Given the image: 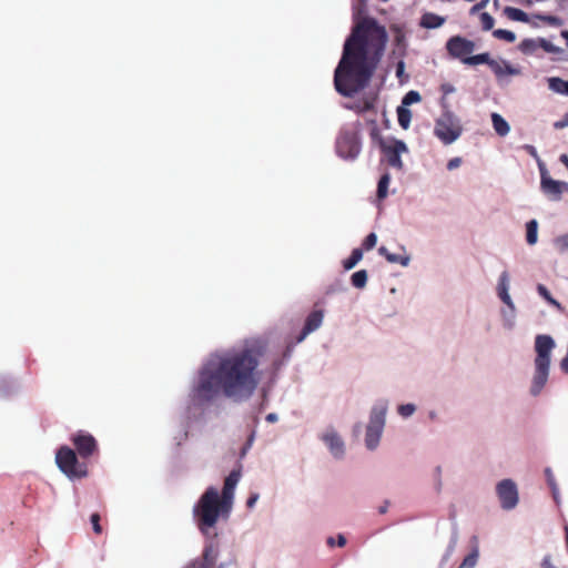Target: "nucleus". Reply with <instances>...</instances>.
<instances>
[{
    "instance_id": "obj_13",
    "label": "nucleus",
    "mask_w": 568,
    "mask_h": 568,
    "mask_svg": "<svg viewBox=\"0 0 568 568\" xmlns=\"http://www.w3.org/2000/svg\"><path fill=\"white\" fill-rule=\"evenodd\" d=\"M540 190L550 201L558 202L561 200L562 194L568 192V183L554 180L552 178H545L544 181H540Z\"/></svg>"
},
{
    "instance_id": "obj_34",
    "label": "nucleus",
    "mask_w": 568,
    "mask_h": 568,
    "mask_svg": "<svg viewBox=\"0 0 568 568\" xmlns=\"http://www.w3.org/2000/svg\"><path fill=\"white\" fill-rule=\"evenodd\" d=\"M493 59L489 57L488 53H480L473 57H468L464 59V63L470 64V65H477L481 63H487L489 65V61Z\"/></svg>"
},
{
    "instance_id": "obj_6",
    "label": "nucleus",
    "mask_w": 568,
    "mask_h": 568,
    "mask_svg": "<svg viewBox=\"0 0 568 568\" xmlns=\"http://www.w3.org/2000/svg\"><path fill=\"white\" fill-rule=\"evenodd\" d=\"M387 412L388 402L385 399L376 402L371 408L364 439L365 446L368 450H375L379 445L386 424Z\"/></svg>"
},
{
    "instance_id": "obj_35",
    "label": "nucleus",
    "mask_w": 568,
    "mask_h": 568,
    "mask_svg": "<svg viewBox=\"0 0 568 568\" xmlns=\"http://www.w3.org/2000/svg\"><path fill=\"white\" fill-rule=\"evenodd\" d=\"M417 410V406L413 403L402 404L397 406V413L403 418L412 417Z\"/></svg>"
},
{
    "instance_id": "obj_42",
    "label": "nucleus",
    "mask_w": 568,
    "mask_h": 568,
    "mask_svg": "<svg viewBox=\"0 0 568 568\" xmlns=\"http://www.w3.org/2000/svg\"><path fill=\"white\" fill-rule=\"evenodd\" d=\"M536 18L548 22L551 26H558L560 23V20L557 17L549 16V14H536Z\"/></svg>"
},
{
    "instance_id": "obj_7",
    "label": "nucleus",
    "mask_w": 568,
    "mask_h": 568,
    "mask_svg": "<svg viewBox=\"0 0 568 568\" xmlns=\"http://www.w3.org/2000/svg\"><path fill=\"white\" fill-rule=\"evenodd\" d=\"M55 463L59 469L71 479H80L88 475V466L80 462L77 453L69 446H61L55 454Z\"/></svg>"
},
{
    "instance_id": "obj_22",
    "label": "nucleus",
    "mask_w": 568,
    "mask_h": 568,
    "mask_svg": "<svg viewBox=\"0 0 568 568\" xmlns=\"http://www.w3.org/2000/svg\"><path fill=\"white\" fill-rule=\"evenodd\" d=\"M490 119L493 128L499 136H506L509 134L510 125L499 113H491Z\"/></svg>"
},
{
    "instance_id": "obj_28",
    "label": "nucleus",
    "mask_w": 568,
    "mask_h": 568,
    "mask_svg": "<svg viewBox=\"0 0 568 568\" xmlns=\"http://www.w3.org/2000/svg\"><path fill=\"white\" fill-rule=\"evenodd\" d=\"M397 119H398V123L399 125L404 129V130H407L410 125V121H412V112L409 109H407V106H404V105H399L397 108Z\"/></svg>"
},
{
    "instance_id": "obj_53",
    "label": "nucleus",
    "mask_w": 568,
    "mask_h": 568,
    "mask_svg": "<svg viewBox=\"0 0 568 568\" xmlns=\"http://www.w3.org/2000/svg\"><path fill=\"white\" fill-rule=\"evenodd\" d=\"M551 488L554 499L558 503L559 501V489L557 485H554Z\"/></svg>"
},
{
    "instance_id": "obj_37",
    "label": "nucleus",
    "mask_w": 568,
    "mask_h": 568,
    "mask_svg": "<svg viewBox=\"0 0 568 568\" xmlns=\"http://www.w3.org/2000/svg\"><path fill=\"white\" fill-rule=\"evenodd\" d=\"M494 37L500 40H505L507 42H514L516 40V34L513 31L505 29H497L493 32Z\"/></svg>"
},
{
    "instance_id": "obj_15",
    "label": "nucleus",
    "mask_w": 568,
    "mask_h": 568,
    "mask_svg": "<svg viewBox=\"0 0 568 568\" xmlns=\"http://www.w3.org/2000/svg\"><path fill=\"white\" fill-rule=\"evenodd\" d=\"M474 43L469 40H466L462 37H453L447 42L448 52L459 59H465L466 55L470 54L474 51Z\"/></svg>"
},
{
    "instance_id": "obj_11",
    "label": "nucleus",
    "mask_w": 568,
    "mask_h": 568,
    "mask_svg": "<svg viewBox=\"0 0 568 568\" xmlns=\"http://www.w3.org/2000/svg\"><path fill=\"white\" fill-rule=\"evenodd\" d=\"M556 347L555 339L547 334H540L535 337V352L534 366L550 367L551 353Z\"/></svg>"
},
{
    "instance_id": "obj_38",
    "label": "nucleus",
    "mask_w": 568,
    "mask_h": 568,
    "mask_svg": "<svg viewBox=\"0 0 568 568\" xmlns=\"http://www.w3.org/2000/svg\"><path fill=\"white\" fill-rule=\"evenodd\" d=\"M422 100L420 94L417 91H409L405 94L402 101V105L407 106L413 103H418Z\"/></svg>"
},
{
    "instance_id": "obj_61",
    "label": "nucleus",
    "mask_w": 568,
    "mask_h": 568,
    "mask_svg": "<svg viewBox=\"0 0 568 568\" xmlns=\"http://www.w3.org/2000/svg\"><path fill=\"white\" fill-rule=\"evenodd\" d=\"M562 37L567 40V44H568V31L562 32Z\"/></svg>"
},
{
    "instance_id": "obj_14",
    "label": "nucleus",
    "mask_w": 568,
    "mask_h": 568,
    "mask_svg": "<svg viewBox=\"0 0 568 568\" xmlns=\"http://www.w3.org/2000/svg\"><path fill=\"white\" fill-rule=\"evenodd\" d=\"M361 151L359 143L355 135L344 134L337 141V152L346 160L355 159Z\"/></svg>"
},
{
    "instance_id": "obj_2",
    "label": "nucleus",
    "mask_w": 568,
    "mask_h": 568,
    "mask_svg": "<svg viewBox=\"0 0 568 568\" xmlns=\"http://www.w3.org/2000/svg\"><path fill=\"white\" fill-rule=\"evenodd\" d=\"M248 383V347L239 352L212 357L200 371L199 382L193 387L194 399L204 403L219 394L234 397Z\"/></svg>"
},
{
    "instance_id": "obj_19",
    "label": "nucleus",
    "mask_w": 568,
    "mask_h": 568,
    "mask_svg": "<svg viewBox=\"0 0 568 568\" xmlns=\"http://www.w3.org/2000/svg\"><path fill=\"white\" fill-rule=\"evenodd\" d=\"M489 68L495 73L497 78H504L506 75H518L520 74V69L511 65L508 61L504 59H493L489 61Z\"/></svg>"
},
{
    "instance_id": "obj_57",
    "label": "nucleus",
    "mask_w": 568,
    "mask_h": 568,
    "mask_svg": "<svg viewBox=\"0 0 568 568\" xmlns=\"http://www.w3.org/2000/svg\"><path fill=\"white\" fill-rule=\"evenodd\" d=\"M559 160H560V162H561L562 164H565V165L567 166V169H568V155H566V154H561V155H560V158H559Z\"/></svg>"
},
{
    "instance_id": "obj_64",
    "label": "nucleus",
    "mask_w": 568,
    "mask_h": 568,
    "mask_svg": "<svg viewBox=\"0 0 568 568\" xmlns=\"http://www.w3.org/2000/svg\"><path fill=\"white\" fill-rule=\"evenodd\" d=\"M328 544H331V545H333V544H334L333 538H329V539H328Z\"/></svg>"
},
{
    "instance_id": "obj_23",
    "label": "nucleus",
    "mask_w": 568,
    "mask_h": 568,
    "mask_svg": "<svg viewBox=\"0 0 568 568\" xmlns=\"http://www.w3.org/2000/svg\"><path fill=\"white\" fill-rule=\"evenodd\" d=\"M444 22H445L444 17L428 12V13L423 14L422 20H420V26L426 29H436V28L442 27L444 24Z\"/></svg>"
},
{
    "instance_id": "obj_8",
    "label": "nucleus",
    "mask_w": 568,
    "mask_h": 568,
    "mask_svg": "<svg viewBox=\"0 0 568 568\" xmlns=\"http://www.w3.org/2000/svg\"><path fill=\"white\" fill-rule=\"evenodd\" d=\"M318 439L334 459H344L346 456V443L336 427L329 425L323 428L318 434Z\"/></svg>"
},
{
    "instance_id": "obj_10",
    "label": "nucleus",
    "mask_w": 568,
    "mask_h": 568,
    "mask_svg": "<svg viewBox=\"0 0 568 568\" xmlns=\"http://www.w3.org/2000/svg\"><path fill=\"white\" fill-rule=\"evenodd\" d=\"M381 149L390 166L398 170L403 168L400 156L408 152V148L404 141L387 138L381 141Z\"/></svg>"
},
{
    "instance_id": "obj_12",
    "label": "nucleus",
    "mask_w": 568,
    "mask_h": 568,
    "mask_svg": "<svg viewBox=\"0 0 568 568\" xmlns=\"http://www.w3.org/2000/svg\"><path fill=\"white\" fill-rule=\"evenodd\" d=\"M71 442L75 447L77 454L82 459L89 458L98 452L95 438L87 432H77L72 435Z\"/></svg>"
},
{
    "instance_id": "obj_31",
    "label": "nucleus",
    "mask_w": 568,
    "mask_h": 568,
    "mask_svg": "<svg viewBox=\"0 0 568 568\" xmlns=\"http://www.w3.org/2000/svg\"><path fill=\"white\" fill-rule=\"evenodd\" d=\"M390 183V175L388 173H385L382 175V178L378 181L377 185V197L379 200H384L388 195V187Z\"/></svg>"
},
{
    "instance_id": "obj_62",
    "label": "nucleus",
    "mask_w": 568,
    "mask_h": 568,
    "mask_svg": "<svg viewBox=\"0 0 568 568\" xmlns=\"http://www.w3.org/2000/svg\"><path fill=\"white\" fill-rule=\"evenodd\" d=\"M265 392H266V387H265V385H263V386H262V393H263V395H265Z\"/></svg>"
},
{
    "instance_id": "obj_30",
    "label": "nucleus",
    "mask_w": 568,
    "mask_h": 568,
    "mask_svg": "<svg viewBox=\"0 0 568 568\" xmlns=\"http://www.w3.org/2000/svg\"><path fill=\"white\" fill-rule=\"evenodd\" d=\"M552 244L559 254H568V232L556 236L552 241Z\"/></svg>"
},
{
    "instance_id": "obj_5",
    "label": "nucleus",
    "mask_w": 568,
    "mask_h": 568,
    "mask_svg": "<svg viewBox=\"0 0 568 568\" xmlns=\"http://www.w3.org/2000/svg\"><path fill=\"white\" fill-rule=\"evenodd\" d=\"M464 133L462 119L444 103L442 112L435 119L433 134L444 145H452Z\"/></svg>"
},
{
    "instance_id": "obj_41",
    "label": "nucleus",
    "mask_w": 568,
    "mask_h": 568,
    "mask_svg": "<svg viewBox=\"0 0 568 568\" xmlns=\"http://www.w3.org/2000/svg\"><path fill=\"white\" fill-rule=\"evenodd\" d=\"M377 243V235L375 233H369L365 241H364V247L365 250L369 251L372 250Z\"/></svg>"
},
{
    "instance_id": "obj_40",
    "label": "nucleus",
    "mask_w": 568,
    "mask_h": 568,
    "mask_svg": "<svg viewBox=\"0 0 568 568\" xmlns=\"http://www.w3.org/2000/svg\"><path fill=\"white\" fill-rule=\"evenodd\" d=\"M100 515L98 513H94L90 517V521L92 524V529L97 535L102 534V526L100 525Z\"/></svg>"
},
{
    "instance_id": "obj_1",
    "label": "nucleus",
    "mask_w": 568,
    "mask_h": 568,
    "mask_svg": "<svg viewBox=\"0 0 568 568\" xmlns=\"http://www.w3.org/2000/svg\"><path fill=\"white\" fill-rule=\"evenodd\" d=\"M387 43V32L375 20L356 23L346 39L342 58L335 69L334 84L344 97H353L367 87Z\"/></svg>"
},
{
    "instance_id": "obj_33",
    "label": "nucleus",
    "mask_w": 568,
    "mask_h": 568,
    "mask_svg": "<svg viewBox=\"0 0 568 568\" xmlns=\"http://www.w3.org/2000/svg\"><path fill=\"white\" fill-rule=\"evenodd\" d=\"M352 284L357 288H364L367 283V272L365 270L357 271L352 275Z\"/></svg>"
},
{
    "instance_id": "obj_32",
    "label": "nucleus",
    "mask_w": 568,
    "mask_h": 568,
    "mask_svg": "<svg viewBox=\"0 0 568 568\" xmlns=\"http://www.w3.org/2000/svg\"><path fill=\"white\" fill-rule=\"evenodd\" d=\"M363 258V253L359 248H355L351 256L343 262V266L346 271H349L356 266V264Z\"/></svg>"
},
{
    "instance_id": "obj_3",
    "label": "nucleus",
    "mask_w": 568,
    "mask_h": 568,
    "mask_svg": "<svg viewBox=\"0 0 568 568\" xmlns=\"http://www.w3.org/2000/svg\"><path fill=\"white\" fill-rule=\"evenodd\" d=\"M241 476V469H233L224 479L221 494L216 487L210 486L194 505L193 517L203 535L215 536L213 530L219 520L227 519L233 507L235 487Z\"/></svg>"
},
{
    "instance_id": "obj_24",
    "label": "nucleus",
    "mask_w": 568,
    "mask_h": 568,
    "mask_svg": "<svg viewBox=\"0 0 568 568\" xmlns=\"http://www.w3.org/2000/svg\"><path fill=\"white\" fill-rule=\"evenodd\" d=\"M536 290L539 296L542 297L549 305L559 312H564V306L561 303L552 297L549 290L544 284H537Z\"/></svg>"
},
{
    "instance_id": "obj_4",
    "label": "nucleus",
    "mask_w": 568,
    "mask_h": 568,
    "mask_svg": "<svg viewBox=\"0 0 568 568\" xmlns=\"http://www.w3.org/2000/svg\"><path fill=\"white\" fill-rule=\"evenodd\" d=\"M495 293L503 304L498 312L500 325L505 331H513L517 325L518 307L511 296V275L509 271L504 270L499 273Z\"/></svg>"
},
{
    "instance_id": "obj_54",
    "label": "nucleus",
    "mask_w": 568,
    "mask_h": 568,
    "mask_svg": "<svg viewBox=\"0 0 568 568\" xmlns=\"http://www.w3.org/2000/svg\"><path fill=\"white\" fill-rule=\"evenodd\" d=\"M293 348H294V345H293V344H291V345H288V346L286 347V349H285V352H284V357H285L286 359H288V358L291 357V355H292V353H293Z\"/></svg>"
},
{
    "instance_id": "obj_58",
    "label": "nucleus",
    "mask_w": 568,
    "mask_h": 568,
    "mask_svg": "<svg viewBox=\"0 0 568 568\" xmlns=\"http://www.w3.org/2000/svg\"><path fill=\"white\" fill-rule=\"evenodd\" d=\"M247 447H248V440L241 448V455L242 456L245 455Z\"/></svg>"
},
{
    "instance_id": "obj_56",
    "label": "nucleus",
    "mask_w": 568,
    "mask_h": 568,
    "mask_svg": "<svg viewBox=\"0 0 568 568\" xmlns=\"http://www.w3.org/2000/svg\"><path fill=\"white\" fill-rule=\"evenodd\" d=\"M266 420L270 422V423H274L277 420V415L275 413H270L267 416H266Z\"/></svg>"
},
{
    "instance_id": "obj_47",
    "label": "nucleus",
    "mask_w": 568,
    "mask_h": 568,
    "mask_svg": "<svg viewBox=\"0 0 568 568\" xmlns=\"http://www.w3.org/2000/svg\"><path fill=\"white\" fill-rule=\"evenodd\" d=\"M396 75L400 81L404 80L405 77V63L404 61H399L396 67Z\"/></svg>"
},
{
    "instance_id": "obj_18",
    "label": "nucleus",
    "mask_w": 568,
    "mask_h": 568,
    "mask_svg": "<svg viewBox=\"0 0 568 568\" xmlns=\"http://www.w3.org/2000/svg\"><path fill=\"white\" fill-rule=\"evenodd\" d=\"M550 367L534 366V375L529 392L532 396H538L547 384Z\"/></svg>"
},
{
    "instance_id": "obj_25",
    "label": "nucleus",
    "mask_w": 568,
    "mask_h": 568,
    "mask_svg": "<svg viewBox=\"0 0 568 568\" xmlns=\"http://www.w3.org/2000/svg\"><path fill=\"white\" fill-rule=\"evenodd\" d=\"M548 87L551 91L568 97V81L558 77L548 78Z\"/></svg>"
},
{
    "instance_id": "obj_48",
    "label": "nucleus",
    "mask_w": 568,
    "mask_h": 568,
    "mask_svg": "<svg viewBox=\"0 0 568 568\" xmlns=\"http://www.w3.org/2000/svg\"><path fill=\"white\" fill-rule=\"evenodd\" d=\"M490 0H481L480 2H478L477 4H475L471 9H470V13L471 14H475L477 12H479L480 10H483L484 8H486V6L489 3Z\"/></svg>"
},
{
    "instance_id": "obj_17",
    "label": "nucleus",
    "mask_w": 568,
    "mask_h": 568,
    "mask_svg": "<svg viewBox=\"0 0 568 568\" xmlns=\"http://www.w3.org/2000/svg\"><path fill=\"white\" fill-rule=\"evenodd\" d=\"M324 314L322 311H313L305 320L301 334L296 337V343H302L311 333L317 331L323 324Z\"/></svg>"
},
{
    "instance_id": "obj_59",
    "label": "nucleus",
    "mask_w": 568,
    "mask_h": 568,
    "mask_svg": "<svg viewBox=\"0 0 568 568\" xmlns=\"http://www.w3.org/2000/svg\"><path fill=\"white\" fill-rule=\"evenodd\" d=\"M257 497H258L257 495H254V496H253V495H251V501H250L251 507H252V506L254 505V503L257 500Z\"/></svg>"
},
{
    "instance_id": "obj_39",
    "label": "nucleus",
    "mask_w": 568,
    "mask_h": 568,
    "mask_svg": "<svg viewBox=\"0 0 568 568\" xmlns=\"http://www.w3.org/2000/svg\"><path fill=\"white\" fill-rule=\"evenodd\" d=\"M479 20H480V23H481V28L485 31H488V30L493 29L495 20H494V18L489 13L481 12L479 14Z\"/></svg>"
},
{
    "instance_id": "obj_55",
    "label": "nucleus",
    "mask_w": 568,
    "mask_h": 568,
    "mask_svg": "<svg viewBox=\"0 0 568 568\" xmlns=\"http://www.w3.org/2000/svg\"><path fill=\"white\" fill-rule=\"evenodd\" d=\"M346 544V538L343 535L337 536V546L343 547Z\"/></svg>"
},
{
    "instance_id": "obj_27",
    "label": "nucleus",
    "mask_w": 568,
    "mask_h": 568,
    "mask_svg": "<svg viewBox=\"0 0 568 568\" xmlns=\"http://www.w3.org/2000/svg\"><path fill=\"white\" fill-rule=\"evenodd\" d=\"M518 48L524 54H535L537 50L540 48L539 38L525 39L519 43Z\"/></svg>"
},
{
    "instance_id": "obj_63",
    "label": "nucleus",
    "mask_w": 568,
    "mask_h": 568,
    "mask_svg": "<svg viewBox=\"0 0 568 568\" xmlns=\"http://www.w3.org/2000/svg\"><path fill=\"white\" fill-rule=\"evenodd\" d=\"M495 8H498V0H494Z\"/></svg>"
},
{
    "instance_id": "obj_36",
    "label": "nucleus",
    "mask_w": 568,
    "mask_h": 568,
    "mask_svg": "<svg viewBox=\"0 0 568 568\" xmlns=\"http://www.w3.org/2000/svg\"><path fill=\"white\" fill-rule=\"evenodd\" d=\"M257 366V363L251 357V392L253 388H255L262 379V373L258 371H255V367Z\"/></svg>"
},
{
    "instance_id": "obj_43",
    "label": "nucleus",
    "mask_w": 568,
    "mask_h": 568,
    "mask_svg": "<svg viewBox=\"0 0 568 568\" xmlns=\"http://www.w3.org/2000/svg\"><path fill=\"white\" fill-rule=\"evenodd\" d=\"M539 42H540V48L544 49L546 52L554 53V52L558 51L556 45H554L551 42H549L545 39L539 38Z\"/></svg>"
},
{
    "instance_id": "obj_44",
    "label": "nucleus",
    "mask_w": 568,
    "mask_h": 568,
    "mask_svg": "<svg viewBox=\"0 0 568 568\" xmlns=\"http://www.w3.org/2000/svg\"><path fill=\"white\" fill-rule=\"evenodd\" d=\"M462 158H453L447 162V170L453 171L458 169L462 165Z\"/></svg>"
},
{
    "instance_id": "obj_21",
    "label": "nucleus",
    "mask_w": 568,
    "mask_h": 568,
    "mask_svg": "<svg viewBox=\"0 0 568 568\" xmlns=\"http://www.w3.org/2000/svg\"><path fill=\"white\" fill-rule=\"evenodd\" d=\"M402 253H390L385 246L378 248V253L384 256L387 262L393 264H400L403 267H407L410 263V255L407 253L405 246L399 248Z\"/></svg>"
},
{
    "instance_id": "obj_50",
    "label": "nucleus",
    "mask_w": 568,
    "mask_h": 568,
    "mask_svg": "<svg viewBox=\"0 0 568 568\" xmlns=\"http://www.w3.org/2000/svg\"><path fill=\"white\" fill-rule=\"evenodd\" d=\"M541 567L542 568H556V566L552 564V559L550 556H545L541 560Z\"/></svg>"
},
{
    "instance_id": "obj_52",
    "label": "nucleus",
    "mask_w": 568,
    "mask_h": 568,
    "mask_svg": "<svg viewBox=\"0 0 568 568\" xmlns=\"http://www.w3.org/2000/svg\"><path fill=\"white\" fill-rule=\"evenodd\" d=\"M442 91L444 92V94H452L455 92V88L450 83H444L442 85Z\"/></svg>"
},
{
    "instance_id": "obj_45",
    "label": "nucleus",
    "mask_w": 568,
    "mask_h": 568,
    "mask_svg": "<svg viewBox=\"0 0 568 568\" xmlns=\"http://www.w3.org/2000/svg\"><path fill=\"white\" fill-rule=\"evenodd\" d=\"M537 164H538L539 172H540V181H544L545 178H551L548 173L546 165L544 164V162L540 159L537 160Z\"/></svg>"
},
{
    "instance_id": "obj_51",
    "label": "nucleus",
    "mask_w": 568,
    "mask_h": 568,
    "mask_svg": "<svg viewBox=\"0 0 568 568\" xmlns=\"http://www.w3.org/2000/svg\"><path fill=\"white\" fill-rule=\"evenodd\" d=\"M545 474H546V477H547L548 485H549L550 487H552L554 485H557V484H556V480H555V477H554V474H552V471H551V469H550V468H547V469L545 470Z\"/></svg>"
},
{
    "instance_id": "obj_26",
    "label": "nucleus",
    "mask_w": 568,
    "mask_h": 568,
    "mask_svg": "<svg viewBox=\"0 0 568 568\" xmlns=\"http://www.w3.org/2000/svg\"><path fill=\"white\" fill-rule=\"evenodd\" d=\"M526 241L529 245H535L538 242V222L530 220L526 224Z\"/></svg>"
},
{
    "instance_id": "obj_60",
    "label": "nucleus",
    "mask_w": 568,
    "mask_h": 568,
    "mask_svg": "<svg viewBox=\"0 0 568 568\" xmlns=\"http://www.w3.org/2000/svg\"><path fill=\"white\" fill-rule=\"evenodd\" d=\"M455 545H456V541H455V540H453V541H452V544H450V546H449V549H448V551H449V552H452V551L454 550Z\"/></svg>"
},
{
    "instance_id": "obj_29",
    "label": "nucleus",
    "mask_w": 568,
    "mask_h": 568,
    "mask_svg": "<svg viewBox=\"0 0 568 568\" xmlns=\"http://www.w3.org/2000/svg\"><path fill=\"white\" fill-rule=\"evenodd\" d=\"M504 13L513 21H519V22H528V16L526 12H524L520 9L513 8V7H506L504 9Z\"/></svg>"
},
{
    "instance_id": "obj_46",
    "label": "nucleus",
    "mask_w": 568,
    "mask_h": 568,
    "mask_svg": "<svg viewBox=\"0 0 568 568\" xmlns=\"http://www.w3.org/2000/svg\"><path fill=\"white\" fill-rule=\"evenodd\" d=\"M566 126H568V112L565 113V115L562 116L561 120L556 121L554 123V128L557 129V130L564 129Z\"/></svg>"
},
{
    "instance_id": "obj_9",
    "label": "nucleus",
    "mask_w": 568,
    "mask_h": 568,
    "mask_svg": "<svg viewBox=\"0 0 568 568\" xmlns=\"http://www.w3.org/2000/svg\"><path fill=\"white\" fill-rule=\"evenodd\" d=\"M496 495L503 510L510 511L519 504L518 486L510 478L501 479L496 484Z\"/></svg>"
},
{
    "instance_id": "obj_16",
    "label": "nucleus",
    "mask_w": 568,
    "mask_h": 568,
    "mask_svg": "<svg viewBox=\"0 0 568 568\" xmlns=\"http://www.w3.org/2000/svg\"><path fill=\"white\" fill-rule=\"evenodd\" d=\"M217 560V550L209 544L204 547L202 556L193 560L186 568H215Z\"/></svg>"
},
{
    "instance_id": "obj_49",
    "label": "nucleus",
    "mask_w": 568,
    "mask_h": 568,
    "mask_svg": "<svg viewBox=\"0 0 568 568\" xmlns=\"http://www.w3.org/2000/svg\"><path fill=\"white\" fill-rule=\"evenodd\" d=\"M524 149H525V150H526V151H527V152H528V153H529L534 159H536V161L540 159V158H539V155H538V153H537V150H536V148H535L534 145L526 144V145L524 146Z\"/></svg>"
},
{
    "instance_id": "obj_20",
    "label": "nucleus",
    "mask_w": 568,
    "mask_h": 568,
    "mask_svg": "<svg viewBox=\"0 0 568 568\" xmlns=\"http://www.w3.org/2000/svg\"><path fill=\"white\" fill-rule=\"evenodd\" d=\"M480 557L479 539L473 536L468 554L464 557L458 568H476Z\"/></svg>"
}]
</instances>
